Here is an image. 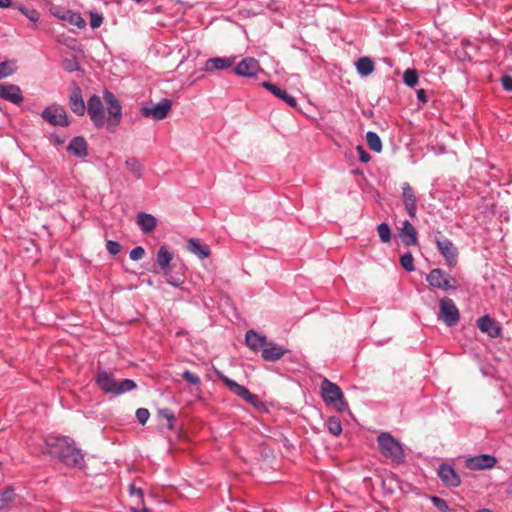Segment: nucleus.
<instances>
[{
    "label": "nucleus",
    "mask_w": 512,
    "mask_h": 512,
    "mask_svg": "<svg viewBox=\"0 0 512 512\" xmlns=\"http://www.w3.org/2000/svg\"><path fill=\"white\" fill-rule=\"evenodd\" d=\"M46 452L66 465L81 466L84 457L68 437L49 436L45 441Z\"/></svg>",
    "instance_id": "f257e3e1"
},
{
    "label": "nucleus",
    "mask_w": 512,
    "mask_h": 512,
    "mask_svg": "<svg viewBox=\"0 0 512 512\" xmlns=\"http://www.w3.org/2000/svg\"><path fill=\"white\" fill-rule=\"evenodd\" d=\"M380 452L393 462L401 463L405 459L402 445L388 432H382L377 437Z\"/></svg>",
    "instance_id": "f03ea898"
},
{
    "label": "nucleus",
    "mask_w": 512,
    "mask_h": 512,
    "mask_svg": "<svg viewBox=\"0 0 512 512\" xmlns=\"http://www.w3.org/2000/svg\"><path fill=\"white\" fill-rule=\"evenodd\" d=\"M321 394L323 400L330 405H333L338 411H344L347 404L344 401V395L338 385L324 379L321 383Z\"/></svg>",
    "instance_id": "7ed1b4c3"
},
{
    "label": "nucleus",
    "mask_w": 512,
    "mask_h": 512,
    "mask_svg": "<svg viewBox=\"0 0 512 512\" xmlns=\"http://www.w3.org/2000/svg\"><path fill=\"white\" fill-rule=\"evenodd\" d=\"M40 116L43 121L52 126L68 127L71 123L65 108L57 103L44 108Z\"/></svg>",
    "instance_id": "20e7f679"
},
{
    "label": "nucleus",
    "mask_w": 512,
    "mask_h": 512,
    "mask_svg": "<svg viewBox=\"0 0 512 512\" xmlns=\"http://www.w3.org/2000/svg\"><path fill=\"white\" fill-rule=\"evenodd\" d=\"M104 99L107 103V112L109 116L107 120V129L110 132H115L121 122L122 107L115 95L107 90L104 92Z\"/></svg>",
    "instance_id": "39448f33"
},
{
    "label": "nucleus",
    "mask_w": 512,
    "mask_h": 512,
    "mask_svg": "<svg viewBox=\"0 0 512 512\" xmlns=\"http://www.w3.org/2000/svg\"><path fill=\"white\" fill-rule=\"evenodd\" d=\"M172 108V101L168 98H163L160 102L146 103L141 106L140 113L143 117L152 118L153 120H163L166 118Z\"/></svg>",
    "instance_id": "423d86ee"
},
{
    "label": "nucleus",
    "mask_w": 512,
    "mask_h": 512,
    "mask_svg": "<svg viewBox=\"0 0 512 512\" xmlns=\"http://www.w3.org/2000/svg\"><path fill=\"white\" fill-rule=\"evenodd\" d=\"M426 280L432 288L443 291L457 288L455 279L439 268L432 269L427 275Z\"/></svg>",
    "instance_id": "0eeeda50"
},
{
    "label": "nucleus",
    "mask_w": 512,
    "mask_h": 512,
    "mask_svg": "<svg viewBox=\"0 0 512 512\" xmlns=\"http://www.w3.org/2000/svg\"><path fill=\"white\" fill-rule=\"evenodd\" d=\"M86 110L88 115L93 123V125L97 129H101L105 125V114H104V106L101 98L93 94L87 101Z\"/></svg>",
    "instance_id": "6e6552de"
},
{
    "label": "nucleus",
    "mask_w": 512,
    "mask_h": 512,
    "mask_svg": "<svg viewBox=\"0 0 512 512\" xmlns=\"http://www.w3.org/2000/svg\"><path fill=\"white\" fill-rule=\"evenodd\" d=\"M439 318L447 325L454 326L459 322L460 313L454 301L444 297L439 302Z\"/></svg>",
    "instance_id": "1a4fd4ad"
},
{
    "label": "nucleus",
    "mask_w": 512,
    "mask_h": 512,
    "mask_svg": "<svg viewBox=\"0 0 512 512\" xmlns=\"http://www.w3.org/2000/svg\"><path fill=\"white\" fill-rule=\"evenodd\" d=\"M217 375L226 384V386L229 388L231 392L243 398L244 400H246L248 403L255 407L260 404L258 397L255 394H252L246 387L236 383L235 381L231 380L230 378L220 373L219 371H217Z\"/></svg>",
    "instance_id": "9d476101"
},
{
    "label": "nucleus",
    "mask_w": 512,
    "mask_h": 512,
    "mask_svg": "<svg viewBox=\"0 0 512 512\" xmlns=\"http://www.w3.org/2000/svg\"><path fill=\"white\" fill-rule=\"evenodd\" d=\"M233 71L240 77L252 78L261 72L262 69L257 59L254 57H245L233 67Z\"/></svg>",
    "instance_id": "9b49d317"
},
{
    "label": "nucleus",
    "mask_w": 512,
    "mask_h": 512,
    "mask_svg": "<svg viewBox=\"0 0 512 512\" xmlns=\"http://www.w3.org/2000/svg\"><path fill=\"white\" fill-rule=\"evenodd\" d=\"M496 464V457L490 454H480L476 456H471L465 460V466L470 470L491 469L495 467Z\"/></svg>",
    "instance_id": "f8f14e48"
},
{
    "label": "nucleus",
    "mask_w": 512,
    "mask_h": 512,
    "mask_svg": "<svg viewBox=\"0 0 512 512\" xmlns=\"http://www.w3.org/2000/svg\"><path fill=\"white\" fill-rule=\"evenodd\" d=\"M235 57H214L205 61L203 71L206 73H213L215 71H224L232 68L235 63Z\"/></svg>",
    "instance_id": "ddd939ff"
},
{
    "label": "nucleus",
    "mask_w": 512,
    "mask_h": 512,
    "mask_svg": "<svg viewBox=\"0 0 512 512\" xmlns=\"http://www.w3.org/2000/svg\"><path fill=\"white\" fill-rule=\"evenodd\" d=\"M0 99L19 105L23 101V92L18 85L0 83Z\"/></svg>",
    "instance_id": "4468645a"
},
{
    "label": "nucleus",
    "mask_w": 512,
    "mask_h": 512,
    "mask_svg": "<svg viewBox=\"0 0 512 512\" xmlns=\"http://www.w3.org/2000/svg\"><path fill=\"white\" fill-rule=\"evenodd\" d=\"M71 111L77 116H83L86 112V105L82 96V90L78 84L74 83L73 89L68 100Z\"/></svg>",
    "instance_id": "2eb2a0df"
},
{
    "label": "nucleus",
    "mask_w": 512,
    "mask_h": 512,
    "mask_svg": "<svg viewBox=\"0 0 512 512\" xmlns=\"http://www.w3.org/2000/svg\"><path fill=\"white\" fill-rule=\"evenodd\" d=\"M477 327L491 338H497L502 333V327L498 322L488 315H484L477 320Z\"/></svg>",
    "instance_id": "dca6fc26"
},
{
    "label": "nucleus",
    "mask_w": 512,
    "mask_h": 512,
    "mask_svg": "<svg viewBox=\"0 0 512 512\" xmlns=\"http://www.w3.org/2000/svg\"><path fill=\"white\" fill-rule=\"evenodd\" d=\"M66 150L70 155L84 159L88 156V143L83 136H75L71 139Z\"/></svg>",
    "instance_id": "f3484780"
},
{
    "label": "nucleus",
    "mask_w": 512,
    "mask_h": 512,
    "mask_svg": "<svg viewBox=\"0 0 512 512\" xmlns=\"http://www.w3.org/2000/svg\"><path fill=\"white\" fill-rule=\"evenodd\" d=\"M436 244L447 264L454 266L457 262V251L452 242L447 238L441 237L436 239Z\"/></svg>",
    "instance_id": "a211bd4d"
},
{
    "label": "nucleus",
    "mask_w": 512,
    "mask_h": 512,
    "mask_svg": "<svg viewBox=\"0 0 512 512\" xmlns=\"http://www.w3.org/2000/svg\"><path fill=\"white\" fill-rule=\"evenodd\" d=\"M262 87L270 91L275 97L281 99L290 107L295 108L297 106L296 98L289 94L285 89L267 81L262 82Z\"/></svg>",
    "instance_id": "6ab92c4d"
},
{
    "label": "nucleus",
    "mask_w": 512,
    "mask_h": 512,
    "mask_svg": "<svg viewBox=\"0 0 512 512\" xmlns=\"http://www.w3.org/2000/svg\"><path fill=\"white\" fill-rule=\"evenodd\" d=\"M438 476L446 486L457 487L460 485V477L450 465L442 464L438 469Z\"/></svg>",
    "instance_id": "aec40b11"
},
{
    "label": "nucleus",
    "mask_w": 512,
    "mask_h": 512,
    "mask_svg": "<svg viewBox=\"0 0 512 512\" xmlns=\"http://www.w3.org/2000/svg\"><path fill=\"white\" fill-rule=\"evenodd\" d=\"M402 198L409 216L414 217L417 210V200L415 193L408 182H405L402 185Z\"/></svg>",
    "instance_id": "412c9836"
},
{
    "label": "nucleus",
    "mask_w": 512,
    "mask_h": 512,
    "mask_svg": "<svg viewBox=\"0 0 512 512\" xmlns=\"http://www.w3.org/2000/svg\"><path fill=\"white\" fill-rule=\"evenodd\" d=\"M288 352L283 346L273 342H267L262 350V358L266 361H276Z\"/></svg>",
    "instance_id": "4be33fe9"
},
{
    "label": "nucleus",
    "mask_w": 512,
    "mask_h": 512,
    "mask_svg": "<svg viewBox=\"0 0 512 512\" xmlns=\"http://www.w3.org/2000/svg\"><path fill=\"white\" fill-rule=\"evenodd\" d=\"M187 250L196 255L200 259H205L210 255V249L207 245L202 244L197 238H190L186 244Z\"/></svg>",
    "instance_id": "5701e85b"
},
{
    "label": "nucleus",
    "mask_w": 512,
    "mask_h": 512,
    "mask_svg": "<svg viewBox=\"0 0 512 512\" xmlns=\"http://www.w3.org/2000/svg\"><path fill=\"white\" fill-rule=\"evenodd\" d=\"M98 386L107 393H113L116 390L117 381L106 371L99 372L96 376Z\"/></svg>",
    "instance_id": "b1692460"
},
{
    "label": "nucleus",
    "mask_w": 512,
    "mask_h": 512,
    "mask_svg": "<svg viewBox=\"0 0 512 512\" xmlns=\"http://www.w3.org/2000/svg\"><path fill=\"white\" fill-rule=\"evenodd\" d=\"M245 341L248 347L253 351L263 350L267 343V339L265 336L260 335L253 330H249L246 333Z\"/></svg>",
    "instance_id": "393cba45"
},
{
    "label": "nucleus",
    "mask_w": 512,
    "mask_h": 512,
    "mask_svg": "<svg viewBox=\"0 0 512 512\" xmlns=\"http://www.w3.org/2000/svg\"><path fill=\"white\" fill-rule=\"evenodd\" d=\"M56 16L59 19L66 21L72 25H75L80 29H82L86 26L85 19L78 12H75L72 10H64L62 13L56 14Z\"/></svg>",
    "instance_id": "a878e982"
},
{
    "label": "nucleus",
    "mask_w": 512,
    "mask_h": 512,
    "mask_svg": "<svg viewBox=\"0 0 512 512\" xmlns=\"http://www.w3.org/2000/svg\"><path fill=\"white\" fill-rule=\"evenodd\" d=\"M399 238L407 246L416 245L418 238L415 226H403L399 232Z\"/></svg>",
    "instance_id": "bb28decb"
},
{
    "label": "nucleus",
    "mask_w": 512,
    "mask_h": 512,
    "mask_svg": "<svg viewBox=\"0 0 512 512\" xmlns=\"http://www.w3.org/2000/svg\"><path fill=\"white\" fill-rule=\"evenodd\" d=\"M374 68V62L369 57H360L356 62V70L363 77L371 75Z\"/></svg>",
    "instance_id": "cd10ccee"
},
{
    "label": "nucleus",
    "mask_w": 512,
    "mask_h": 512,
    "mask_svg": "<svg viewBox=\"0 0 512 512\" xmlns=\"http://www.w3.org/2000/svg\"><path fill=\"white\" fill-rule=\"evenodd\" d=\"M15 500L14 490L10 487L0 493V511L8 512L12 508Z\"/></svg>",
    "instance_id": "c85d7f7f"
},
{
    "label": "nucleus",
    "mask_w": 512,
    "mask_h": 512,
    "mask_svg": "<svg viewBox=\"0 0 512 512\" xmlns=\"http://www.w3.org/2000/svg\"><path fill=\"white\" fill-rule=\"evenodd\" d=\"M127 170L136 178L140 179L143 175V165L136 157H128L125 161Z\"/></svg>",
    "instance_id": "c756f323"
},
{
    "label": "nucleus",
    "mask_w": 512,
    "mask_h": 512,
    "mask_svg": "<svg viewBox=\"0 0 512 512\" xmlns=\"http://www.w3.org/2000/svg\"><path fill=\"white\" fill-rule=\"evenodd\" d=\"M21 14H23L25 17H27L32 22V28L37 29L38 28V20L40 18L39 12L34 8H28L23 5H18L15 7Z\"/></svg>",
    "instance_id": "7c9ffc66"
},
{
    "label": "nucleus",
    "mask_w": 512,
    "mask_h": 512,
    "mask_svg": "<svg viewBox=\"0 0 512 512\" xmlns=\"http://www.w3.org/2000/svg\"><path fill=\"white\" fill-rule=\"evenodd\" d=\"M156 258L160 267L165 269L170 265L173 259V254L167 249V247L161 246L156 254Z\"/></svg>",
    "instance_id": "2f4dec72"
},
{
    "label": "nucleus",
    "mask_w": 512,
    "mask_h": 512,
    "mask_svg": "<svg viewBox=\"0 0 512 512\" xmlns=\"http://www.w3.org/2000/svg\"><path fill=\"white\" fill-rule=\"evenodd\" d=\"M366 141L369 146V148L377 153H380L382 151V141L379 137V135L374 131H368L366 133Z\"/></svg>",
    "instance_id": "473e14b6"
},
{
    "label": "nucleus",
    "mask_w": 512,
    "mask_h": 512,
    "mask_svg": "<svg viewBox=\"0 0 512 512\" xmlns=\"http://www.w3.org/2000/svg\"><path fill=\"white\" fill-rule=\"evenodd\" d=\"M16 71L15 63L13 61L0 62V79L7 78L13 75Z\"/></svg>",
    "instance_id": "72a5a7b5"
},
{
    "label": "nucleus",
    "mask_w": 512,
    "mask_h": 512,
    "mask_svg": "<svg viewBox=\"0 0 512 512\" xmlns=\"http://www.w3.org/2000/svg\"><path fill=\"white\" fill-rule=\"evenodd\" d=\"M326 427L329 430V432L335 436H338L342 432V424L339 418L337 417H330L326 421Z\"/></svg>",
    "instance_id": "f704fd0d"
},
{
    "label": "nucleus",
    "mask_w": 512,
    "mask_h": 512,
    "mask_svg": "<svg viewBox=\"0 0 512 512\" xmlns=\"http://www.w3.org/2000/svg\"><path fill=\"white\" fill-rule=\"evenodd\" d=\"M419 77L414 69H407L403 74V82L408 87H415L418 84Z\"/></svg>",
    "instance_id": "c9c22d12"
},
{
    "label": "nucleus",
    "mask_w": 512,
    "mask_h": 512,
    "mask_svg": "<svg viewBox=\"0 0 512 512\" xmlns=\"http://www.w3.org/2000/svg\"><path fill=\"white\" fill-rule=\"evenodd\" d=\"M136 388V383L130 379H124L120 382H117L116 390H114V394L119 395L124 392L131 391Z\"/></svg>",
    "instance_id": "e433bc0d"
},
{
    "label": "nucleus",
    "mask_w": 512,
    "mask_h": 512,
    "mask_svg": "<svg viewBox=\"0 0 512 512\" xmlns=\"http://www.w3.org/2000/svg\"><path fill=\"white\" fill-rule=\"evenodd\" d=\"M62 67L65 71L72 73L78 71L80 69L79 62L76 56H71L70 58H65L62 61Z\"/></svg>",
    "instance_id": "4c0bfd02"
},
{
    "label": "nucleus",
    "mask_w": 512,
    "mask_h": 512,
    "mask_svg": "<svg viewBox=\"0 0 512 512\" xmlns=\"http://www.w3.org/2000/svg\"><path fill=\"white\" fill-rule=\"evenodd\" d=\"M400 264L405 270L409 272H412L415 269L414 258L410 252H407L401 256Z\"/></svg>",
    "instance_id": "58836bf2"
},
{
    "label": "nucleus",
    "mask_w": 512,
    "mask_h": 512,
    "mask_svg": "<svg viewBox=\"0 0 512 512\" xmlns=\"http://www.w3.org/2000/svg\"><path fill=\"white\" fill-rule=\"evenodd\" d=\"M157 219L149 213L141 212L137 215L136 224L138 225H151L156 224Z\"/></svg>",
    "instance_id": "ea45409f"
},
{
    "label": "nucleus",
    "mask_w": 512,
    "mask_h": 512,
    "mask_svg": "<svg viewBox=\"0 0 512 512\" xmlns=\"http://www.w3.org/2000/svg\"><path fill=\"white\" fill-rule=\"evenodd\" d=\"M159 415L167 421L168 428L173 429L176 420L174 413L170 409H162L159 411Z\"/></svg>",
    "instance_id": "a19ab883"
},
{
    "label": "nucleus",
    "mask_w": 512,
    "mask_h": 512,
    "mask_svg": "<svg viewBox=\"0 0 512 512\" xmlns=\"http://www.w3.org/2000/svg\"><path fill=\"white\" fill-rule=\"evenodd\" d=\"M431 501L433 502V504L435 505V507L440 511V512H451L448 504L446 503L445 500L437 497V496H432L431 497Z\"/></svg>",
    "instance_id": "79ce46f5"
},
{
    "label": "nucleus",
    "mask_w": 512,
    "mask_h": 512,
    "mask_svg": "<svg viewBox=\"0 0 512 512\" xmlns=\"http://www.w3.org/2000/svg\"><path fill=\"white\" fill-rule=\"evenodd\" d=\"M377 231L382 242L387 243L391 239V230L389 226H377Z\"/></svg>",
    "instance_id": "37998d69"
},
{
    "label": "nucleus",
    "mask_w": 512,
    "mask_h": 512,
    "mask_svg": "<svg viewBox=\"0 0 512 512\" xmlns=\"http://www.w3.org/2000/svg\"><path fill=\"white\" fill-rule=\"evenodd\" d=\"M103 23V16L97 12H90V26L93 29L99 28Z\"/></svg>",
    "instance_id": "c03bdc74"
},
{
    "label": "nucleus",
    "mask_w": 512,
    "mask_h": 512,
    "mask_svg": "<svg viewBox=\"0 0 512 512\" xmlns=\"http://www.w3.org/2000/svg\"><path fill=\"white\" fill-rule=\"evenodd\" d=\"M150 413L146 408H139L136 411V418L138 422L144 425L149 419Z\"/></svg>",
    "instance_id": "a18cd8bd"
},
{
    "label": "nucleus",
    "mask_w": 512,
    "mask_h": 512,
    "mask_svg": "<svg viewBox=\"0 0 512 512\" xmlns=\"http://www.w3.org/2000/svg\"><path fill=\"white\" fill-rule=\"evenodd\" d=\"M106 249L111 255H116L120 252L121 246L118 242L113 240H107Z\"/></svg>",
    "instance_id": "49530a36"
},
{
    "label": "nucleus",
    "mask_w": 512,
    "mask_h": 512,
    "mask_svg": "<svg viewBox=\"0 0 512 512\" xmlns=\"http://www.w3.org/2000/svg\"><path fill=\"white\" fill-rule=\"evenodd\" d=\"M129 492L130 496L137 502L141 503L143 501V492L140 488H136L134 485H129Z\"/></svg>",
    "instance_id": "de8ad7c7"
},
{
    "label": "nucleus",
    "mask_w": 512,
    "mask_h": 512,
    "mask_svg": "<svg viewBox=\"0 0 512 512\" xmlns=\"http://www.w3.org/2000/svg\"><path fill=\"white\" fill-rule=\"evenodd\" d=\"M356 150L358 152V155H359V161L361 163H368L370 160H371V156L370 154L364 149L363 146L361 145H358L356 147Z\"/></svg>",
    "instance_id": "09e8293b"
},
{
    "label": "nucleus",
    "mask_w": 512,
    "mask_h": 512,
    "mask_svg": "<svg viewBox=\"0 0 512 512\" xmlns=\"http://www.w3.org/2000/svg\"><path fill=\"white\" fill-rule=\"evenodd\" d=\"M183 378L193 385H199L200 384V378L193 373H191L189 370H186L182 374Z\"/></svg>",
    "instance_id": "8fccbe9b"
},
{
    "label": "nucleus",
    "mask_w": 512,
    "mask_h": 512,
    "mask_svg": "<svg viewBox=\"0 0 512 512\" xmlns=\"http://www.w3.org/2000/svg\"><path fill=\"white\" fill-rule=\"evenodd\" d=\"M144 254V249L141 246H137L130 251V258L134 261H137L142 259Z\"/></svg>",
    "instance_id": "3c124183"
},
{
    "label": "nucleus",
    "mask_w": 512,
    "mask_h": 512,
    "mask_svg": "<svg viewBox=\"0 0 512 512\" xmlns=\"http://www.w3.org/2000/svg\"><path fill=\"white\" fill-rule=\"evenodd\" d=\"M501 84L504 90L512 92V76L511 75H503L501 77Z\"/></svg>",
    "instance_id": "603ef678"
},
{
    "label": "nucleus",
    "mask_w": 512,
    "mask_h": 512,
    "mask_svg": "<svg viewBox=\"0 0 512 512\" xmlns=\"http://www.w3.org/2000/svg\"><path fill=\"white\" fill-rule=\"evenodd\" d=\"M51 139L54 141L56 145H62L65 142V140L56 133L51 134Z\"/></svg>",
    "instance_id": "864d4df0"
},
{
    "label": "nucleus",
    "mask_w": 512,
    "mask_h": 512,
    "mask_svg": "<svg viewBox=\"0 0 512 512\" xmlns=\"http://www.w3.org/2000/svg\"><path fill=\"white\" fill-rule=\"evenodd\" d=\"M417 98L422 102L426 101V92L424 89H419L417 91Z\"/></svg>",
    "instance_id": "5fc2aeb1"
},
{
    "label": "nucleus",
    "mask_w": 512,
    "mask_h": 512,
    "mask_svg": "<svg viewBox=\"0 0 512 512\" xmlns=\"http://www.w3.org/2000/svg\"><path fill=\"white\" fill-rule=\"evenodd\" d=\"M12 6L11 0H0V8H9Z\"/></svg>",
    "instance_id": "6e6d98bb"
},
{
    "label": "nucleus",
    "mask_w": 512,
    "mask_h": 512,
    "mask_svg": "<svg viewBox=\"0 0 512 512\" xmlns=\"http://www.w3.org/2000/svg\"><path fill=\"white\" fill-rule=\"evenodd\" d=\"M133 512H150L145 506H143L141 509L137 508L136 506L132 507Z\"/></svg>",
    "instance_id": "4d7b16f0"
},
{
    "label": "nucleus",
    "mask_w": 512,
    "mask_h": 512,
    "mask_svg": "<svg viewBox=\"0 0 512 512\" xmlns=\"http://www.w3.org/2000/svg\"><path fill=\"white\" fill-rule=\"evenodd\" d=\"M142 227H143V231H144V233H150V232H152V231H153V228H154L155 226L147 225V226H142Z\"/></svg>",
    "instance_id": "13d9d810"
},
{
    "label": "nucleus",
    "mask_w": 512,
    "mask_h": 512,
    "mask_svg": "<svg viewBox=\"0 0 512 512\" xmlns=\"http://www.w3.org/2000/svg\"><path fill=\"white\" fill-rule=\"evenodd\" d=\"M478 512H492V511L490 509L483 508V509H480Z\"/></svg>",
    "instance_id": "bf43d9fd"
},
{
    "label": "nucleus",
    "mask_w": 512,
    "mask_h": 512,
    "mask_svg": "<svg viewBox=\"0 0 512 512\" xmlns=\"http://www.w3.org/2000/svg\"><path fill=\"white\" fill-rule=\"evenodd\" d=\"M402 224L408 225V224H411V223H410V221H409V220H404V221L402 222Z\"/></svg>",
    "instance_id": "052dcab7"
},
{
    "label": "nucleus",
    "mask_w": 512,
    "mask_h": 512,
    "mask_svg": "<svg viewBox=\"0 0 512 512\" xmlns=\"http://www.w3.org/2000/svg\"><path fill=\"white\" fill-rule=\"evenodd\" d=\"M133 1H134V2H136V3H141V2H143V0H133Z\"/></svg>",
    "instance_id": "680f3d73"
}]
</instances>
